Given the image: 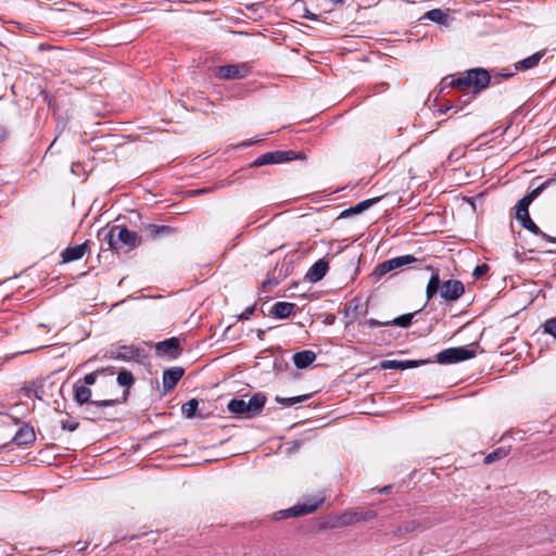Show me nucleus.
Here are the masks:
<instances>
[{
    "label": "nucleus",
    "mask_w": 556,
    "mask_h": 556,
    "mask_svg": "<svg viewBox=\"0 0 556 556\" xmlns=\"http://www.w3.org/2000/svg\"><path fill=\"white\" fill-rule=\"evenodd\" d=\"M516 71L509 68L488 71L483 67H475L462 73L458 77L447 76L441 81V90L447 87H457L459 89H467L472 87L473 93L486 89L490 85L501 84L503 79L511 78L516 75Z\"/></svg>",
    "instance_id": "nucleus-1"
},
{
    "label": "nucleus",
    "mask_w": 556,
    "mask_h": 556,
    "mask_svg": "<svg viewBox=\"0 0 556 556\" xmlns=\"http://www.w3.org/2000/svg\"><path fill=\"white\" fill-rule=\"evenodd\" d=\"M427 269L432 271L426 288L427 300H431L438 292H440V296L443 300L454 302L465 293V286L462 281L448 279L441 282L438 269H434L432 266H428Z\"/></svg>",
    "instance_id": "nucleus-2"
},
{
    "label": "nucleus",
    "mask_w": 556,
    "mask_h": 556,
    "mask_svg": "<svg viewBox=\"0 0 556 556\" xmlns=\"http://www.w3.org/2000/svg\"><path fill=\"white\" fill-rule=\"evenodd\" d=\"M266 402V395L263 392H257L249 400H245L244 396L232 399L228 403L227 408L233 415L252 419L261 415Z\"/></svg>",
    "instance_id": "nucleus-3"
},
{
    "label": "nucleus",
    "mask_w": 556,
    "mask_h": 556,
    "mask_svg": "<svg viewBox=\"0 0 556 556\" xmlns=\"http://www.w3.org/2000/svg\"><path fill=\"white\" fill-rule=\"evenodd\" d=\"M103 241L108 245L106 250H117L122 245L128 249H135L141 243V237L124 225H115L105 233Z\"/></svg>",
    "instance_id": "nucleus-4"
},
{
    "label": "nucleus",
    "mask_w": 556,
    "mask_h": 556,
    "mask_svg": "<svg viewBox=\"0 0 556 556\" xmlns=\"http://www.w3.org/2000/svg\"><path fill=\"white\" fill-rule=\"evenodd\" d=\"M306 156L303 152L293 150L287 151H269L257 156L251 164V167H261L264 165L282 164L293 160H305Z\"/></svg>",
    "instance_id": "nucleus-5"
},
{
    "label": "nucleus",
    "mask_w": 556,
    "mask_h": 556,
    "mask_svg": "<svg viewBox=\"0 0 556 556\" xmlns=\"http://www.w3.org/2000/svg\"><path fill=\"white\" fill-rule=\"evenodd\" d=\"M476 356V351L468 346L448 348L437 354L439 364H455Z\"/></svg>",
    "instance_id": "nucleus-6"
},
{
    "label": "nucleus",
    "mask_w": 556,
    "mask_h": 556,
    "mask_svg": "<svg viewBox=\"0 0 556 556\" xmlns=\"http://www.w3.org/2000/svg\"><path fill=\"white\" fill-rule=\"evenodd\" d=\"M416 262H417V258L410 254L389 258L387 261L379 263L375 267V269L372 271V276L376 279H380L382 276H384L386 274H388L391 270L397 269V268L406 266V265L414 264Z\"/></svg>",
    "instance_id": "nucleus-7"
},
{
    "label": "nucleus",
    "mask_w": 556,
    "mask_h": 556,
    "mask_svg": "<svg viewBox=\"0 0 556 556\" xmlns=\"http://www.w3.org/2000/svg\"><path fill=\"white\" fill-rule=\"evenodd\" d=\"M108 357L123 362H138L142 356V350L135 345L112 344L108 352Z\"/></svg>",
    "instance_id": "nucleus-8"
},
{
    "label": "nucleus",
    "mask_w": 556,
    "mask_h": 556,
    "mask_svg": "<svg viewBox=\"0 0 556 556\" xmlns=\"http://www.w3.org/2000/svg\"><path fill=\"white\" fill-rule=\"evenodd\" d=\"M250 72L248 63L219 65L213 71L214 76L218 79H241L247 77Z\"/></svg>",
    "instance_id": "nucleus-9"
},
{
    "label": "nucleus",
    "mask_w": 556,
    "mask_h": 556,
    "mask_svg": "<svg viewBox=\"0 0 556 556\" xmlns=\"http://www.w3.org/2000/svg\"><path fill=\"white\" fill-rule=\"evenodd\" d=\"M325 501V497H320L316 501H307L303 504H296L288 509L279 510L275 514V519H285L290 517L304 516L314 513Z\"/></svg>",
    "instance_id": "nucleus-10"
},
{
    "label": "nucleus",
    "mask_w": 556,
    "mask_h": 556,
    "mask_svg": "<svg viewBox=\"0 0 556 556\" xmlns=\"http://www.w3.org/2000/svg\"><path fill=\"white\" fill-rule=\"evenodd\" d=\"M376 517L372 510L367 511H345L337 517L333 527H346L358 521H367Z\"/></svg>",
    "instance_id": "nucleus-11"
},
{
    "label": "nucleus",
    "mask_w": 556,
    "mask_h": 556,
    "mask_svg": "<svg viewBox=\"0 0 556 556\" xmlns=\"http://www.w3.org/2000/svg\"><path fill=\"white\" fill-rule=\"evenodd\" d=\"M155 353L159 356H168L177 358L181 353L180 341L176 337H172L155 344Z\"/></svg>",
    "instance_id": "nucleus-12"
},
{
    "label": "nucleus",
    "mask_w": 556,
    "mask_h": 556,
    "mask_svg": "<svg viewBox=\"0 0 556 556\" xmlns=\"http://www.w3.org/2000/svg\"><path fill=\"white\" fill-rule=\"evenodd\" d=\"M118 403V400H101V401H91L87 403L84 408V418L90 421H97L101 419L102 415L100 409L104 407H110Z\"/></svg>",
    "instance_id": "nucleus-13"
},
{
    "label": "nucleus",
    "mask_w": 556,
    "mask_h": 556,
    "mask_svg": "<svg viewBox=\"0 0 556 556\" xmlns=\"http://www.w3.org/2000/svg\"><path fill=\"white\" fill-rule=\"evenodd\" d=\"M35 440H36V433H35L34 428L29 424L24 422L20 427V429L16 431L15 435L12 439V442L18 446H22V445L27 446V445L33 444L35 442Z\"/></svg>",
    "instance_id": "nucleus-14"
},
{
    "label": "nucleus",
    "mask_w": 556,
    "mask_h": 556,
    "mask_svg": "<svg viewBox=\"0 0 556 556\" xmlns=\"http://www.w3.org/2000/svg\"><path fill=\"white\" fill-rule=\"evenodd\" d=\"M430 526H431L430 522H421L418 520H408V521L404 522L402 526L397 527L393 531V534H394V536L402 539L408 533L422 532V531L427 530L428 528H430Z\"/></svg>",
    "instance_id": "nucleus-15"
},
{
    "label": "nucleus",
    "mask_w": 556,
    "mask_h": 556,
    "mask_svg": "<svg viewBox=\"0 0 556 556\" xmlns=\"http://www.w3.org/2000/svg\"><path fill=\"white\" fill-rule=\"evenodd\" d=\"M516 219L520 223L521 227L529 230L535 236H540L547 242L556 243V237H552L540 229V227L531 219L530 214L516 216Z\"/></svg>",
    "instance_id": "nucleus-16"
},
{
    "label": "nucleus",
    "mask_w": 556,
    "mask_h": 556,
    "mask_svg": "<svg viewBox=\"0 0 556 556\" xmlns=\"http://www.w3.org/2000/svg\"><path fill=\"white\" fill-rule=\"evenodd\" d=\"M90 241L86 240L81 244L67 247L61 252L62 263H71L80 260L87 252Z\"/></svg>",
    "instance_id": "nucleus-17"
},
{
    "label": "nucleus",
    "mask_w": 556,
    "mask_h": 556,
    "mask_svg": "<svg viewBox=\"0 0 556 556\" xmlns=\"http://www.w3.org/2000/svg\"><path fill=\"white\" fill-rule=\"evenodd\" d=\"M430 363V361H400V359H384L381 361L379 364V367L381 369H395V370H405L409 368H416L420 364H427Z\"/></svg>",
    "instance_id": "nucleus-18"
},
{
    "label": "nucleus",
    "mask_w": 556,
    "mask_h": 556,
    "mask_svg": "<svg viewBox=\"0 0 556 556\" xmlns=\"http://www.w3.org/2000/svg\"><path fill=\"white\" fill-rule=\"evenodd\" d=\"M328 269V262L324 258H320L311 266L306 274V278L309 282H318L326 276Z\"/></svg>",
    "instance_id": "nucleus-19"
},
{
    "label": "nucleus",
    "mask_w": 556,
    "mask_h": 556,
    "mask_svg": "<svg viewBox=\"0 0 556 556\" xmlns=\"http://www.w3.org/2000/svg\"><path fill=\"white\" fill-rule=\"evenodd\" d=\"M184 369L181 367H172L163 372V388L165 391L173 390L178 381L184 376Z\"/></svg>",
    "instance_id": "nucleus-20"
},
{
    "label": "nucleus",
    "mask_w": 556,
    "mask_h": 556,
    "mask_svg": "<svg viewBox=\"0 0 556 556\" xmlns=\"http://www.w3.org/2000/svg\"><path fill=\"white\" fill-rule=\"evenodd\" d=\"M544 55H545L544 50L538 51V52L533 53L532 55L516 62L514 64V68L516 72H519V71L525 72V71L534 68L539 65L540 61L542 60V58Z\"/></svg>",
    "instance_id": "nucleus-21"
},
{
    "label": "nucleus",
    "mask_w": 556,
    "mask_h": 556,
    "mask_svg": "<svg viewBox=\"0 0 556 556\" xmlns=\"http://www.w3.org/2000/svg\"><path fill=\"white\" fill-rule=\"evenodd\" d=\"M293 364L298 369H305L316 359V353L311 350H303L294 353Z\"/></svg>",
    "instance_id": "nucleus-22"
},
{
    "label": "nucleus",
    "mask_w": 556,
    "mask_h": 556,
    "mask_svg": "<svg viewBox=\"0 0 556 556\" xmlns=\"http://www.w3.org/2000/svg\"><path fill=\"white\" fill-rule=\"evenodd\" d=\"M149 238L157 239L160 237L170 236L176 232V229L167 225L148 224L143 229Z\"/></svg>",
    "instance_id": "nucleus-23"
},
{
    "label": "nucleus",
    "mask_w": 556,
    "mask_h": 556,
    "mask_svg": "<svg viewBox=\"0 0 556 556\" xmlns=\"http://www.w3.org/2000/svg\"><path fill=\"white\" fill-rule=\"evenodd\" d=\"M295 307L296 305L294 303L276 302L270 309V314L275 318L285 319L289 317L291 314H293Z\"/></svg>",
    "instance_id": "nucleus-24"
},
{
    "label": "nucleus",
    "mask_w": 556,
    "mask_h": 556,
    "mask_svg": "<svg viewBox=\"0 0 556 556\" xmlns=\"http://www.w3.org/2000/svg\"><path fill=\"white\" fill-rule=\"evenodd\" d=\"M378 201H379V198L366 199V200L357 203L356 205L351 206V207L345 208L344 211H342L341 214H340V217H349V216H352V215L361 214L364 211H366L369 207H371Z\"/></svg>",
    "instance_id": "nucleus-25"
},
{
    "label": "nucleus",
    "mask_w": 556,
    "mask_h": 556,
    "mask_svg": "<svg viewBox=\"0 0 556 556\" xmlns=\"http://www.w3.org/2000/svg\"><path fill=\"white\" fill-rule=\"evenodd\" d=\"M74 400L80 406L91 402V390L86 386L78 384L77 382L74 386Z\"/></svg>",
    "instance_id": "nucleus-26"
},
{
    "label": "nucleus",
    "mask_w": 556,
    "mask_h": 556,
    "mask_svg": "<svg viewBox=\"0 0 556 556\" xmlns=\"http://www.w3.org/2000/svg\"><path fill=\"white\" fill-rule=\"evenodd\" d=\"M421 18L429 20L440 25H446L448 23L450 16L441 9H432L426 12Z\"/></svg>",
    "instance_id": "nucleus-27"
},
{
    "label": "nucleus",
    "mask_w": 556,
    "mask_h": 556,
    "mask_svg": "<svg viewBox=\"0 0 556 556\" xmlns=\"http://www.w3.org/2000/svg\"><path fill=\"white\" fill-rule=\"evenodd\" d=\"M510 453V446H500L495 448L493 452L485 455L483 463L485 465H491L495 462L502 460L507 457Z\"/></svg>",
    "instance_id": "nucleus-28"
},
{
    "label": "nucleus",
    "mask_w": 556,
    "mask_h": 556,
    "mask_svg": "<svg viewBox=\"0 0 556 556\" xmlns=\"http://www.w3.org/2000/svg\"><path fill=\"white\" fill-rule=\"evenodd\" d=\"M311 397V394H303L299 396H292V397H283L280 395H277L275 397V401L282 405L283 407H291L295 404L303 403L304 401L308 400Z\"/></svg>",
    "instance_id": "nucleus-29"
},
{
    "label": "nucleus",
    "mask_w": 556,
    "mask_h": 556,
    "mask_svg": "<svg viewBox=\"0 0 556 556\" xmlns=\"http://www.w3.org/2000/svg\"><path fill=\"white\" fill-rule=\"evenodd\" d=\"M419 312H420V309L416 311L414 313H408V314H404L399 317H395L394 319L389 320V326L392 325V326H396V327H401V328H407L412 325L413 318L417 314H419Z\"/></svg>",
    "instance_id": "nucleus-30"
},
{
    "label": "nucleus",
    "mask_w": 556,
    "mask_h": 556,
    "mask_svg": "<svg viewBox=\"0 0 556 556\" xmlns=\"http://www.w3.org/2000/svg\"><path fill=\"white\" fill-rule=\"evenodd\" d=\"M199 407V401L197 399H191L188 402L184 403L181 406V412L186 418H193L195 416V412Z\"/></svg>",
    "instance_id": "nucleus-31"
},
{
    "label": "nucleus",
    "mask_w": 556,
    "mask_h": 556,
    "mask_svg": "<svg viewBox=\"0 0 556 556\" xmlns=\"http://www.w3.org/2000/svg\"><path fill=\"white\" fill-rule=\"evenodd\" d=\"M532 202L525 195L516 204L515 217L529 214V206Z\"/></svg>",
    "instance_id": "nucleus-32"
},
{
    "label": "nucleus",
    "mask_w": 556,
    "mask_h": 556,
    "mask_svg": "<svg viewBox=\"0 0 556 556\" xmlns=\"http://www.w3.org/2000/svg\"><path fill=\"white\" fill-rule=\"evenodd\" d=\"M117 382L122 387H131L135 382L134 376L128 370H121L117 375Z\"/></svg>",
    "instance_id": "nucleus-33"
},
{
    "label": "nucleus",
    "mask_w": 556,
    "mask_h": 556,
    "mask_svg": "<svg viewBox=\"0 0 556 556\" xmlns=\"http://www.w3.org/2000/svg\"><path fill=\"white\" fill-rule=\"evenodd\" d=\"M552 182H554V179H547L543 184H541L539 187L533 189L531 192L526 194V197L533 202L544 190L547 186H549Z\"/></svg>",
    "instance_id": "nucleus-34"
},
{
    "label": "nucleus",
    "mask_w": 556,
    "mask_h": 556,
    "mask_svg": "<svg viewBox=\"0 0 556 556\" xmlns=\"http://www.w3.org/2000/svg\"><path fill=\"white\" fill-rule=\"evenodd\" d=\"M544 332L556 338V317L549 318L543 324Z\"/></svg>",
    "instance_id": "nucleus-35"
},
{
    "label": "nucleus",
    "mask_w": 556,
    "mask_h": 556,
    "mask_svg": "<svg viewBox=\"0 0 556 556\" xmlns=\"http://www.w3.org/2000/svg\"><path fill=\"white\" fill-rule=\"evenodd\" d=\"M103 371H104V369H101V370H96L93 372L85 375L83 378L85 386L88 387V386L94 384L97 381V378H98V374L103 372Z\"/></svg>",
    "instance_id": "nucleus-36"
},
{
    "label": "nucleus",
    "mask_w": 556,
    "mask_h": 556,
    "mask_svg": "<svg viewBox=\"0 0 556 556\" xmlns=\"http://www.w3.org/2000/svg\"><path fill=\"white\" fill-rule=\"evenodd\" d=\"M78 426H79V422L76 420L66 419V420L61 421L62 429L70 431V432H74L75 430H77Z\"/></svg>",
    "instance_id": "nucleus-37"
},
{
    "label": "nucleus",
    "mask_w": 556,
    "mask_h": 556,
    "mask_svg": "<svg viewBox=\"0 0 556 556\" xmlns=\"http://www.w3.org/2000/svg\"><path fill=\"white\" fill-rule=\"evenodd\" d=\"M489 269H490L489 265L481 264V265L476 266V268L472 271V275L476 279H480L489 271Z\"/></svg>",
    "instance_id": "nucleus-38"
},
{
    "label": "nucleus",
    "mask_w": 556,
    "mask_h": 556,
    "mask_svg": "<svg viewBox=\"0 0 556 556\" xmlns=\"http://www.w3.org/2000/svg\"><path fill=\"white\" fill-rule=\"evenodd\" d=\"M255 311V304L247 307L240 315H238L239 320H247L249 319Z\"/></svg>",
    "instance_id": "nucleus-39"
},
{
    "label": "nucleus",
    "mask_w": 556,
    "mask_h": 556,
    "mask_svg": "<svg viewBox=\"0 0 556 556\" xmlns=\"http://www.w3.org/2000/svg\"><path fill=\"white\" fill-rule=\"evenodd\" d=\"M366 325L369 327V328H377V327H382V326H389V320L387 321H379L375 318H369L366 320Z\"/></svg>",
    "instance_id": "nucleus-40"
},
{
    "label": "nucleus",
    "mask_w": 556,
    "mask_h": 556,
    "mask_svg": "<svg viewBox=\"0 0 556 556\" xmlns=\"http://www.w3.org/2000/svg\"><path fill=\"white\" fill-rule=\"evenodd\" d=\"M303 17L306 18V20H309V21H318V15L315 14L314 12H312L311 10L308 9H304V13H303Z\"/></svg>",
    "instance_id": "nucleus-41"
},
{
    "label": "nucleus",
    "mask_w": 556,
    "mask_h": 556,
    "mask_svg": "<svg viewBox=\"0 0 556 556\" xmlns=\"http://www.w3.org/2000/svg\"><path fill=\"white\" fill-rule=\"evenodd\" d=\"M478 93H473V91L471 93H466L464 94V99L460 100L463 104H468L471 102V100L477 96Z\"/></svg>",
    "instance_id": "nucleus-42"
},
{
    "label": "nucleus",
    "mask_w": 556,
    "mask_h": 556,
    "mask_svg": "<svg viewBox=\"0 0 556 556\" xmlns=\"http://www.w3.org/2000/svg\"><path fill=\"white\" fill-rule=\"evenodd\" d=\"M215 189H216L215 186L214 187L202 188V189L195 190L194 193L195 194H204V193H208V192H211V191H213Z\"/></svg>",
    "instance_id": "nucleus-43"
},
{
    "label": "nucleus",
    "mask_w": 556,
    "mask_h": 556,
    "mask_svg": "<svg viewBox=\"0 0 556 556\" xmlns=\"http://www.w3.org/2000/svg\"><path fill=\"white\" fill-rule=\"evenodd\" d=\"M278 281L274 279H267L263 282V288L267 289L269 286H277Z\"/></svg>",
    "instance_id": "nucleus-44"
},
{
    "label": "nucleus",
    "mask_w": 556,
    "mask_h": 556,
    "mask_svg": "<svg viewBox=\"0 0 556 556\" xmlns=\"http://www.w3.org/2000/svg\"><path fill=\"white\" fill-rule=\"evenodd\" d=\"M61 553L62 552L60 549H53V551H50L47 554H42V555H39V556H59Z\"/></svg>",
    "instance_id": "nucleus-45"
},
{
    "label": "nucleus",
    "mask_w": 556,
    "mask_h": 556,
    "mask_svg": "<svg viewBox=\"0 0 556 556\" xmlns=\"http://www.w3.org/2000/svg\"><path fill=\"white\" fill-rule=\"evenodd\" d=\"M41 94L43 97V100L47 101V103L49 105H51V99H50V96L48 94V92L47 91H42Z\"/></svg>",
    "instance_id": "nucleus-46"
},
{
    "label": "nucleus",
    "mask_w": 556,
    "mask_h": 556,
    "mask_svg": "<svg viewBox=\"0 0 556 556\" xmlns=\"http://www.w3.org/2000/svg\"><path fill=\"white\" fill-rule=\"evenodd\" d=\"M261 140L262 139H257V140H255V142L261 141ZM253 143H254V141H244V142L240 143L239 147H250Z\"/></svg>",
    "instance_id": "nucleus-47"
},
{
    "label": "nucleus",
    "mask_w": 556,
    "mask_h": 556,
    "mask_svg": "<svg viewBox=\"0 0 556 556\" xmlns=\"http://www.w3.org/2000/svg\"><path fill=\"white\" fill-rule=\"evenodd\" d=\"M392 489V485H386L379 490L380 494L388 493Z\"/></svg>",
    "instance_id": "nucleus-48"
},
{
    "label": "nucleus",
    "mask_w": 556,
    "mask_h": 556,
    "mask_svg": "<svg viewBox=\"0 0 556 556\" xmlns=\"http://www.w3.org/2000/svg\"><path fill=\"white\" fill-rule=\"evenodd\" d=\"M333 5H343L346 0H329Z\"/></svg>",
    "instance_id": "nucleus-49"
},
{
    "label": "nucleus",
    "mask_w": 556,
    "mask_h": 556,
    "mask_svg": "<svg viewBox=\"0 0 556 556\" xmlns=\"http://www.w3.org/2000/svg\"><path fill=\"white\" fill-rule=\"evenodd\" d=\"M8 136V132L5 129H0V142Z\"/></svg>",
    "instance_id": "nucleus-50"
},
{
    "label": "nucleus",
    "mask_w": 556,
    "mask_h": 556,
    "mask_svg": "<svg viewBox=\"0 0 556 556\" xmlns=\"http://www.w3.org/2000/svg\"><path fill=\"white\" fill-rule=\"evenodd\" d=\"M452 109V106H446V108H442L439 110L440 113L444 114L446 113L447 111H450Z\"/></svg>",
    "instance_id": "nucleus-51"
},
{
    "label": "nucleus",
    "mask_w": 556,
    "mask_h": 556,
    "mask_svg": "<svg viewBox=\"0 0 556 556\" xmlns=\"http://www.w3.org/2000/svg\"><path fill=\"white\" fill-rule=\"evenodd\" d=\"M262 334H264L263 330H258V338H262Z\"/></svg>",
    "instance_id": "nucleus-52"
},
{
    "label": "nucleus",
    "mask_w": 556,
    "mask_h": 556,
    "mask_svg": "<svg viewBox=\"0 0 556 556\" xmlns=\"http://www.w3.org/2000/svg\"><path fill=\"white\" fill-rule=\"evenodd\" d=\"M7 446V444H3L0 446V452Z\"/></svg>",
    "instance_id": "nucleus-53"
}]
</instances>
